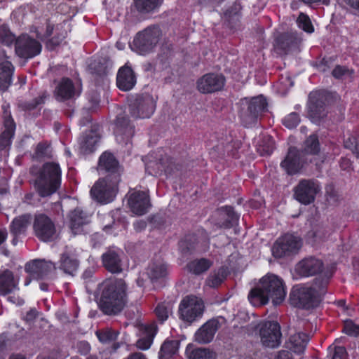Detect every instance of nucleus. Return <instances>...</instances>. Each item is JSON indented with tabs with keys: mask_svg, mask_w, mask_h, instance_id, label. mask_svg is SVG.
<instances>
[{
	"mask_svg": "<svg viewBox=\"0 0 359 359\" xmlns=\"http://www.w3.org/2000/svg\"><path fill=\"white\" fill-rule=\"evenodd\" d=\"M128 284L123 278H110L103 280L97 288L100 309L108 316L121 313L128 303Z\"/></svg>",
	"mask_w": 359,
	"mask_h": 359,
	"instance_id": "nucleus-1",
	"label": "nucleus"
},
{
	"mask_svg": "<svg viewBox=\"0 0 359 359\" xmlns=\"http://www.w3.org/2000/svg\"><path fill=\"white\" fill-rule=\"evenodd\" d=\"M286 294L283 280L275 274L267 273L251 289L248 299L254 306L265 305L269 299L276 306L285 300Z\"/></svg>",
	"mask_w": 359,
	"mask_h": 359,
	"instance_id": "nucleus-2",
	"label": "nucleus"
},
{
	"mask_svg": "<svg viewBox=\"0 0 359 359\" xmlns=\"http://www.w3.org/2000/svg\"><path fill=\"white\" fill-rule=\"evenodd\" d=\"M327 280L316 278L310 286H295L292 288L290 299L297 307L311 309L318 306L326 293Z\"/></svg>",
	"mask_w": 359,
	"mask_h": 359,
	"instance_id": "nucleus-3",
	"label": "nucleus"
},
{
	"mask_svg": "<svg viewBox=\"0 0 359 359\" xmlns=\"http://www.w3.org/2000/svg\"><path fill=\"white\" fill-rule=\"evenodd\" d=\"M162 37V32L158 26L147 27L139 32L133 41V48L141 55L152 51L158 44Z\"/></svg>",
	"mask_w": 359,
	"mask_h": 359,
	"instance_id": "nucleus-4",
	"label": "nucleus"
},
{
	"mask_svg": "<svg viewBox=\"0 0 359 359\" xmlns=\"http://www.w3.org/2000/svg\"><path fill=\"white\" fill-rule=\"evenodd\" d=\"M121 178L117 174L113 177H104L98 180L90 189V194L98 202L107 203L112 201L118 191Z\"/></svg>",
	"mask_w": 359,
	"mask_h": 359,
	"instance_id": "nucleus-5",
	"label": "nucleus"
},
{
	"mask_svg": "<svg viewBox=\"0 0 359 359\" xmlns=\"http://www.w3.org/2000/svg\"><path fill=\"white\" fill-rule=\"evenodd\" d=\"M204 309L201 298L194 295L186 296L179 306L180 318L185 322L193 323L202 317Z\"/></svg>",
	"mask_w": 359,
	"mask_h": 359,
	"instance_id": "nucleus-6",
	"label": "nucleus"
},
{
	"mask_svg": "<svg viewBox=\"0 0 359 359\" xmlns=\"http://www.w3.org/2000/svg\"><path fill=\"white\" fill-rule=\"evenodd\" d=\"M262 344L268 348L278 347L281 342L280 327L275 321H262L255 326Z\"/></svg>",
	"mask_w": 359,
	"mask_h": 359,
	"instance_id": "nucleus-7",
	"label": "nucleus"
},
{
	"mask_svg": "<svg viewBox=\"0 0 359 359\" xmlns=\"http://www.w3.org/2000/svg\"><path fill=\"white\" fill-rule=\"evenodd\" d=\"M302 245V239L290 233H286L276 240L272 248L275 257L282 258L298 252Z\"/></svg>",
	"mask_w": 359,
	"mask_h": 359,
	"instance_id": "nucleus-8",
	"label": "nucleus"
},
{
	"mask_svg": "<svg viewBox=\"0 0 359 359\" xmlns=\"http://www.w3.org/2000/svg\"><path fill=\"white\" fill-rule=\"evenodd\" d=\"M243 106L241 111V118L245 126L254 123L259 116L266 108V101L262 97H253L250 101L245 100L242 103Z\"/></svg>",
	"mask_w": 359,
	"mask_h": 359,
	"instance_id": "nucleus-9",
	"label": "nucleus"
},
{
	"mask_svg": "<svg viewBox=\"0 0 359 359\" xmlns=\"http://www.w3.org/2000/svg\"><path fill=\"white\" fill-rule=\"evenodd\" d=\"M156 109V99L149 94L138 95L130 104L131 115L135 118H149Z\"/></svg>",
	"mask_w": 359,
	"mask_h": 359,
	"instance_id": "nucleus-10",
	"label": "nucleus"
},
{
	"mask_svg": "<svg viewBox=\"0 0 359 359\" xmlns=\"http://www.w3.org/2000/svg\"><path fill=\"white\" fill-rule=\"evenodd\" d=\"M320 191L319 183L315 180H302L294 189L296 200L304 205L313 203Z\"/></svg>",
	"mask_w": 359,
	"mask_h": 359,
	"instance_id": "nucleus-11",
	"label": "nucleus"
},
{
	"mask_svg": "<svg viewBox=\"0 0 359 359\" xmlns=\"http://www.w3.org/2000/svg\"><path fill=\"white\" fill-rule=\"evenodd\" d=\"M16 55L25 59L34 57L41 51V43L28 34H22L15 39Z\"/></svg>",
	"mask_w": 359,
	"mask_h": 359,
	"instance_id": "nucleus-12",
	"label": "nucleus"
},
{
	"mask_svg": "<svg viewBox=\"0 0 359 359\" xmlns=\"http://www.w3.org/2000/svg\"><path fill=\"white\" fill-rule=\"evenodd\" d=\"M325 95L323 93L316 91L309 95V117L316 124H320L326 117Z\"/></svg>",
	"mask_w": 359,
	"mask_h": 359,
	"instance_id": "nucleus-13",
	"label": "nucleus"
},
{
	"mask_svg": "<svg viewBox=\"0 0 359 359\" xmlns=\"http://www.w3.org/2000/svg\"><path fill=\"white\" fill-rule=\"evenodd\" d=\"M45 164H42L39 170L36 166L31 168L32 175H36L34 180V186L36 193H29L25 195L24 201L29 205L37 206L39 203V197H45Z\"/></svg>",
	"mask_w": 359,
	"mask_h": 359,
	"instance_id": "nucleus-14",
	"label": "nucleus"
},
{
	"mask_svg": "<svg viewBox=\"0 0 359 359\" xmlns=\"http://www.w3.org/2000/svg\"><path fill=\"white\" fill-rule=\"evenodd\" d=\"M52 158L53 155L46 152V196L56 192L61 184V170L58 163L48 161V158Z\"/></svg>",
	"mask_w": 359,
	"mask_h": 359,
	"instance_id": "nucleus-15",
	"label": "nucleus"
},
{
	"mask_svg": "<svg viewBox=\"0 0 359 359\" xmlns=\"http://www.w3.org/2000/svg\"><path fill=\"white\" fill-rule=\"evenodd\" d=\"M1 109L3 110L4 130L0 135V151L11 146L15 130V123L11 117L10 105L4 103Z\"/></svg>",
	"mask_w": 359,
	"mask_h": 359,
	"instance_id": "nucleus-16",
	"label": "nucleus"
},
{
	"mask_svg": "<svg viewBox=\"0 0 359 359\" xmlns=\"http://www.w3.org/2000/svg\"><path fill=\"white\" fill-rule=\"evenodd\" d=\"M128 203L130 210L137 215L146 214L151 207L149 194L142 191H134L129 194Z\"/></svg>",
	"mask_w": 359,
	"mask_h": 359,
	"instance_id": "nucleus-17",
	"label": "nucleus"
},
{
	"mask_svg": "<svg viewBox=\"0 0 359 359\" xmlns=\"http://www.w3.org/2000/svg\"><path fill=\"white\" fill-rule=\"evenodd\" d=\"M224 77L215 74H206L197 81V89L202 93L220 90L224 85Z\"/></svg>",
	"mask_w": 359,
	"mask_h": 359,
	"instance_id": "nucleus-18",
	"label": "nucleus"
},
{
	"mask_svg": "<svg viewBox=\"0 0 359 359\" xmlns=\"http://www.w3.org/2000/svg\"><path fill=\"white\" fill-rule=\"evenodd\" d=\"M67 36V31L62 25L46 26V49L55 50Z\"/></svg>",
	"mask_w": 359,
	"mask_h": 359,
	"instance_id": "nucleus-19",
	"label": "nucleus"
},
{
	"mask_svg": "<svg viewBox=\"0 0 359 359\" xmlns=\"http://www.w3.org/2000/svg\"><path fill=\"white\" fill-rule=\"evenodd\" d=\"M5 51L0 49V91H5L12 83L14 67L8 61Z\"/></svg>",
	"mask_w": 359,
	"mask_h": 359,
	"instance_id": "nucleus-20",
	"label": "nucleus"
},
{
	"mask_svg": "<svg viewBox=\"0 0 359 359\" xmlns=\"http://www.w3.org/2000/svg\"><path fill=\"white\" fill-rule=\"evenodd\" d=\"M302 153L295 148H290L285 159L281 162L282 168L289 175H294L302 168Z\"/></svg>",
	"mask_w": 359,
	"mask_h": 359,
	"instance_id": "nucleus-21",
	"label": "nucleus"
},
{
	"mask_svg": "<svg viewBox=\"0 0 359 359\" xmlns=\"http://www.w3.org/2000/svg\"><path fill=\"white\" fill-rule=\"evenodd\" d=\"M79 92L76 90L72 81L68 78H62L57 82L54 90V95L57 100H67L78 96Z\"/></svg>",
	"mask_w": 359,
	"mask_h": 359,
	"instance_id": "nucleus-22",
	"label": "nucleus"
},
{
	"mask_svg": "<svg viewBox=\"0 0 359 359\" xmlns=\"http://www.w3.org/2000/svg\"><path fill=\"white\" fill-rule=\"evenodd\" d=\"M219 327V321L212 319L203 325L195 333V341L200 344L210 342Z\"/></svg>",
	"mask_w": 359,
	"mask_h": 359,
	"instance_id": "nucleus-23",
	"label": "nucleus"
},
{
	"mask_svg": "<svg viewBox=\"0 0 359 359\" xmlns=\"http://www.w3.org/2000/svg\"><path fill=\"white\" fill-rule=\"evenodd\" d=\"M98 169L100 170H105L107 172L106 177L114 178L115 174H117L121 178V168L111 153L104 152L100 157Z\"/></svg>",
	"mask_w": 359,
	"mask_h": 359,
	"instance_id": "nucleus-24",
	"label": "nucleus"
},
{
	"mask_svg": "<svg viewBox=\"0 0 359 359\" xmlns=\"http://www.w3.org/2000/svg\"><path fill=\"white\" fill-rule=\"evenodd\" d=\"M19 280L8 269L0 271V295L6 296L19 290Z\"/></svg>",
	"mask_w": 359,
	"mask_h": 359,
	"instance_id": "nucleus-25",
	"label": "nucleus"
},
{
	"mask_svg": "<svg viewBox=\"0 0 359 359\" xmlns=\"http://www.w3.org/2000/svg\"><path fill=\"white\" fill-rule=\"evenodd\" d=\"M323 269V262L315 257H308L299 262L297 265L298 272L304 276H313Z\"/></svg>",
	"mask_w": 359,
	"mask_h": 359,
	"instance_id": "nucleus-26",
	"label": "nucleus"
},
{
	"mask_svg": "<svg viewBox=\"0 0 359 359\" xmlns=\"http://www.w3.org/2000/svg\"><path fill=\"white\" fill-rule=\"evenodd\" d=\"M153 168V172L149 171L150 174L161 175L163 172L165 175H171L179 169V165L172 159L165 155L161 157L158 162L154 165H147V169Z\"/></svg>",
	"mask_w": 359,
	"mask_h": 359,
	"instance_id": "nucleus-27",
	"label": "nucleus"
},
{
	"mask_svg": "<svg viewBox=\"0 0 359 359\" xmlns=\"http://www.w3.org/2000/svg\"><path fill=\"white\" fill-rule=\"evenodd\" d=\"M309 341V337L307 334L302 332L295 333L290 337L285 347L294 355L301 356L304 353Z\"/></svg>",
	"mask_w": 359,
	"mask_h": 359,
	"instance_id": "nucleus-28",
	"label": "nucleus"
},
{
	"mask_svg": "<svg viewBox=\"0 0 359 359\" xmlns=\"http://www.w3.org/2000/svg\"><path fill=\"white\" fill-rule=\"evenodd\" d=\"M104 267L111 273H120L123 271L122 260L120 255L114 250H108L102 256Z\"/></svg>",
	"mask_w": 359,
	"mask_h": 359,
	"instance_id": "nucleus-29",
	"label": "nucleus"
},
{
	"mask_svg": "<svg viewBox=\"0 0 359 359\" xmlns=\"http://www.w3.org/2000/svg\"><path fill=\"white\" fill-rule=\"evenodd\" d=\"M116 84L119 89L127 91L133 88L135 84V77L132 69L124 66L118 72Z\"/></svg>",
	"mask_w": 359,
	"mask_h": 359,
	"instance_id": "nucleus-30",
	"label": "nucleus"
},
{
	"mask_svg": "<svg viewBox=\"0 0 359 359\" xmlns=\"http://www.w3.org/2000/svg\"><path fill=\"white\" fill-rule=\"evenodd\" d=\"M216 216L217 217L216 224L221 228H231L238 221V216L231 207L222 208L218 210Z\"/></svg>",
	"mask_w": 359,
	"mask_h": 359,
	"instance_id": "nucleus-31",
	"label": "nucleus"
},
{
	"mask_svg": "<svg viewBox=\"0 0 359 359\" xmlns=\"http://www.w3.org/2000/svg\"><path fill=\"white\" fill-rule=\"evenodd\" d=\"M114 133L118 141H128L134 134V128L127 118L119 116L116 119Z\"/></svg>",
	"mask_w": 359,
	"mask_h": 359,
	"instance_id": "nucleus-32",
	"label": "nucleus"
},
{
	"mask_svg": "<svg viewBox=\"0 0 359 359\" xmlns=\"http://www.w3.org/2000/svg\"><path fill=\"white\" fill-rule=\"evenodd\" d=\"M71 229L74 234L80 231V228L89 222V217L79 208H75L69 215Z\"/></svg>",
	"mask_w": 359,
	"mask_h": 359,
	"instance_id": "nucleus-33",
	"label": "nucleus"
},
{
	"mask_svg": "<svg viewBox=\"0 0 359 359\" xmlns=\"http://www.w3.org/2000/svg\"><path fill=\"white\" fill-rule=\"evenodd\" d=\"M31 221V215L29 214L22 215L15 217L12 221L10 230L14 236H20L24 235Z\"/></svg>",
	"mask_w": 359,
	"mask_h": 359,
	"instance_id": "nucleus-34",
	"label": "nucleus"
},
{
	"mask_svg": "<svg viewBox=\"0 0 359 359\" xmlns=\"http://www.w3.org/2000/svg\"><path fill=\"white\" fill-rule=\"evenodd\" d=\"M25 271L29 274V278L40 280L45 274V260L35 259L25 266Z\"/></svg>",
	"mask_w": 359,
	"mask_h": 359,
	"instance_id": "nucleus-35",
	"label": "nucleus"
},
{
	"mask_svg": "<svg viewBox=\"0 0 359 359\" xmlns=\"http://www.w3.org/2000/svg\"><path fill=\"white\" fill-rule=\"evenodd\" d=\"M79 266V261L71 252H65L61 257L60 268L68 274L73 275Z\"/></svg>",
	"mask_w": 359,
	"mask_h": 359,
	"instance_id": "nucleus-36",
	"label": "nucleus"
},
{
	"mask_svg": "<svg viewBox=\"0 0 359 359\" xmlns=\"http://www.w3.org/2000/svg\"><path fill=\"white\" fill-rule=\"evenodd\" d=\"M147 274L151 281L164 278L167 274L166 266L161 261L154 262L147 269Z\"/></svg>",
	"mask_w": 359,
	"mask_h": 359,
	"instance_id": "nucleus-37",
	"label": "nucleus"
},
{
	"mask_svg": "<svg viewBox=\"0 0 359 359\" xmlns=\"http://www.w3.org/2000/svg\"><path fill=\"white\" fill-rule=\"evenodd\" d=\"M180 341L178 340H166L161 346L160 359H172L177 353Z\"/></svg>",
	"mask_w": 359,
	"mask_h": 359,
	"instance_id": "nucleus-38",
	"label": "nucleus"
},
{
	"mask_svg": "<svg viewBox=\"0 0 359 359\" xmlns=\"http://www.w3.org/2000/svg\"><path fill=\"white\" fill-rule=\"evenodd\" d=\"M212 261L202 258L190 262L187 267L190 272L196 275H200L207 271L212 266Z\"/></svg>",
	"mask_w": 359,
	"mask_h": 359,
	"instance_id": "nucleus-39",
	"label": "nucleus"
},
{
	"mask_svg": "<svg viewBox=\"0 0 359 359\" xmlns=\"http://www.w3.org/2000/svg\"><path fill=\"white\" fill-rule=\"evenodd\" d=\"M33 231L41 241H45V213L37 212L33 219Z\"/></svg>",
	"mask_w": 359,
	"mask_h": 359,
	"instance_id": "nucleus-40",
	"label": "nucleus"
},
{
	"mask_svg": "<svg viewBox=\"0 0 359 359\" xmlns=\"http://www.w3.org/2000/svg\"><path fill=\"white\" fill-rule=\"evenodd\" d=\"M23 319L28 325L33 327V328L37 327L40 329L43 328V314L38 312L34 308L30 309L23 316Z\"/></svg>",
	"mask_w": 359,
	"mask_h": 359,
	"instance_id": "nucleus-41",
	"label": "nucleus"
},
{
	"mask_svg": "<svg viewBox=\"0 0 359 359\" xmlns=\"http://www.w3.org/2000/svg\"><path fill=\"white\" fill-rule=\"evenodd\" d=\"M98 140L99 137L95 133L83 137L79 143L81 152L83 154L93 152Z\"/></svg>",
	"mask_w": 359,
	"mask_h": 359,
	"instance_id": "nucleus-42",
	"label": "nucleus"
},
{
	"mask_svg": "<svg viewBox=\"0 0 359 359\" xmlns=\"http://www.w3.org/2000/svg\"><path fill=\"white\" fill-rule=\"evenodd\" d=\"M163 0H135V6L141 13H149L158 8Z\"/></svg>",
	"mask_w": 359,
	"mask_h": 359,
	"instance_id": "nucleus-43",
	"label": "nucleus"
},
{
	"mask_svg": "<svg viewBox=\"0 0 359 359\" xmlns=\"http://www.w3.org/2000/svg\"><path fill=\"white\" fill-rule=\"evenodd\" d=\"M95 334L101 343L108 344L117 339L119 332L111 327H106L97 330Z\"/></svg>",
	"mask_w": 359,
	"mask_h": 359,
	"instance_id": "nucleus-44",
	"label": "nucleus"
},
{
	"mask_svg": "<svg viewBox=\"0 0 359 359\" xmlns=\"http://www.w3.org/2000/svg\"><path fill=\"white\" fill-rule=\"evenodd\" d=\"M320 151L319 141L316 135H310L304 142V151L306 154H317Z\"/></svg>",
	"mask_w": 359,
	"mask_h": 359,
	"instance_id": "nucleus-45",
	"label": "nucleus"
},
{
	"mask_svg": "<svg viewBox=\"0 0 359 359\" xmlns=\"http://www.w3.org/2000/svg\"><path fill=\"white\" fill-rule=\"evenodd\" d=\"M189 359H215V355L212 351L205 348H199L193 350L189 356Z\"/></svg>",
	"mask_w": 359,
	"mask_h": 359,
	"instance_id": "nucleus-46",
	"label": "nucleus"
},
{
	"mask_svg": "<svg viewBox=\"0 0 359 359\" xmlns=\"http://www.w3.org/2000/svg\"><path fill=\"white\" fill-rule=\"evenodd\" d=\"M225 277L226 274L224 270L220 269L217 272H215L208 276L206 280V283L209 287H216L223 282Z\"/></svg>",
	"mask_w": 359,
	"mask_h": 359,
	"instance_id": "nucleus-47",
	"label": "nucleus"
},
{
	"mask_svg": "<svg viewBox=\"0 0 359 359\" xmlns=\"http://www.w3.org/2000/svg\"><path fill=\"white\" fill-rule=\"evenodd\" d=\"M59 238V231L54 222L46 217V242L54 241Z\"/></svg>",
	"mask_w": 359,
	"mask_h": 359,
	"instance_id": "nucleus-48",
	"label": "nucleus"
},
{
	"mask_svg": "<svg viewBox=\"0 0 359 359\" xmlns=\"http://www.w3.org/2000/svg\"><path fill=\"white\" fill-rule=\"evenodd\" d=\"M15 36L5 25L0 26V43L10 46L15 41Z\"/></svg>",
	"mask_w": 359,
	"mask_h": 359,
	"instance_id": "nucleus-49",
	"label": "nucleus"
},
{
	"mask_svg": "<svg viewBox=\"0 0 359 359\" xmlns=\"http://www.w3.org/2000/svg\"><path fill=\"white\" fill-rule=\"evenodd\" d=\"M297 23L301 29L308 33H312L314 31L313 27L309 16L301 13L297 20Z\"/></svg>",
	"mask_w": 359,
	"mask_h": 359,
	"instance_id": "nucleus-50",
	"label": "nucleus"
},
{
	"mask_svg": "<svg viewBox=\"0 0 359 359\" xmlns=\"http://www.w3.org/2000/svg\"><path fill=\"white\" fill-rule=\"evenodd\" d=\"M329 352L332 355V359H347L348 355L346 351L343 346L331 345L329 346Z\"/></svg>",
	"mask_w": 359,
	"mask_h": 359,
	"instance_id": "nucleus-51",
	"label": "nucleus"
},
{
	"mask_svg": "<svg viewBox=\"0 0 359 359\" xmlns=\"http://www.w3.org/2000/svg\"><path fill=\"white\" fill-rule=\"evenodd\" d=\"M155 312L158 318L163 322L171 313V307L170 305H165V304H158L155 309Z\"/></svg>",
	"mask_w": 359,
	"mask_h": 359,
	"instance_id": "nucleus-52",
	"label": "nucleus"
},
{
	"mask_svg": "<svg viewBox=\"0 0 359 359\" xmlns=\"http://www.w3.org/2000/svg\"><path fill=\"white\" fill-rule=\"evenodd\" d=\"M344 332L351 336L359 335V325L354 323L352 320H348L344 322Z\"/></svg>",
	"mask_w": 359,
	"mask_h": 359,
	"instance_id": "nucleus-53",
	"label": "nucleus"
},
{
	"mask_svg": "<svg viewBox=\"0 0 359 359\" xmlns=\"http://www.w3.org/2000/svg\"><path fill=\"white\" fill-rule=\"evenodd\" d=\"M291 39L290 36L285 33L280 35L276 40V46L283 50H286L290 46Z\"/></svg>",
	"mask_w": 359,
	"mask_h": 359,
	"instance_id": "nucleus-54",
	"label": "nucleus"
},
{
	"mask_svg": "<svg viewBox=\"0 0 359 359\" xmlns=\"http://www.w3.org/2000/svg\"><path fill=\"white\" fill-rule=\"evenodd\" d=\"M299 114L292 112L288 114L283 121V124L288 128H295L299 123Z\"/></svg>",
	"mask_w": 359,
	"mask_h": 359,
	"instance_id": "nucleus-55",
	"label": "nucleus"
},
{
	"mask_svg": "<svg viewBox=\"0 0 359 359\" xmlns=\"http://www.w3.org/2000/svg\"><path fill=\"white\" fill-rule=\"evenodd\" d=\"M353 72L344 66H337L332 70V75L337 79H343L345 77H350Z\"/></svg>",
	"mask_w": 359,
	"mask_h": 359,
	"instance_id": "nucleus-56",
	"label": "nucleus"
},
{
	"mask_svg": "<svg viewBox=\"0 0 359 359\" xmlns=\"http://www.w3.org/2000/svg\"><path fill=\"white\" fill-rule=\"evenodd\" d=\"M309 233L316 240H323L327 236V231L323 226H316Z\"/></svg>",
	"mask_w": 359,
	"mask_h": 359,
	"instance_id": "nucleus-57",
	"label": "nucleus"
},
{
	"mask_svg": "<svg viewBox=\"0 0 359 359\" xmlns=\"http://www.w3.org/2000/svg\"><path fill=\"white\" fill-rule=\"evenodd\" d=\"M358 142H359V135L356 137L354 135H350L346 139L344 140V146L353 150L354 151L355 150L358 149Z\"/></svg>",
	"mask_w": 359,
	"mask_h": 359,
	"instance_id": "nucleus-58",
	"label": "nucleus"
},
{
	"mask_svg": "<svg viewBox=\"0 0 359 359\" xmlns=\"http://www.w3.org/2000/svg\"><path fill=\"white\" fill-rule=\"evenodd\" d=\"M151 343L152 338L151 337L147 336L138 339L136 342V346L139 349L147 350L151 346Z\"/></svg>",
	"mask_w": 359,
	"mask_h": 359,
	"instance_id": "nucleus-59",
	"label": "nucleus"
},
{
	"mask_svg": "<svg viewBox=\"0 0 359 359\" xmlns=\"http://www.w3.org/2000/svg\"><path fill=\"white\" fill-rule=\"evenodd\" d=\"M76 348L79 353L86 355L90 351V346L87 341H81L76 344Z\"/></svg>",
	"mask_w": 359,
	"mask_h": 359,
	"instance_id": "nucleus-60",
	"label": "nucleus"
},
{
	"mask_svg": "<svg viewBox=\"0 0 359 359\" xmlns=\"http://www.w3.org/2000/svg\"><path fill=\"white\" fill-rule=\"evenodd\" d=\"M274 359H295V358L292 351L287 348L278 351Z\"/></svg>",
	"mask_w": 359,
	"mask_h": 359,
	"instance_id": "nucleus-61",
	"label": "nucleus"
},
{
	"mask_svg": "<svg viewBox=\"0 0 359 359\" xmlns=\"http://www.w3.org/2000/svg\"><path fill=\"white\" fill-rule=\"evenodd\" d=\"M344 6L359 11V0H340Z\"/></svg>",
	"mask_w": 359,
	"mask_h": 359,
	"instance_id": "nucleus-62",
	"label": "nucleus"
},
{
	"mask_svg": "<svg viewBox=\"0 0 359 359\" xmlns=\"http://www.w3.org/2000/svg\"><path fill=\"white\" fill-rule=\"evenodd\" d=\"M7 300L9 302L18 306H21L24 304V300L18 296H9L8 297Z\"/></svg>",
	"mask_w": 359,
	"mask_h": 359,
	"instance_id": "nucleus-63",
	"label": "nucleus"
},
{
	"mask_svg": "<svg viewBox=\"0 0 359 359\" xmlns=\"http://www.w3.org/2000/svg\"><path fill=\"white\" fill-rule=\"evenodd\" d=\"M43 149L44 146L42 144H39L36 148L35 157L37 158H42Z\"/></svg>",
	"mask_w": 359,
	"mask_h": 359,
	"instance_id": "nucleus-64",
	"label": "nucleus"
}]
</instances>
